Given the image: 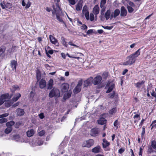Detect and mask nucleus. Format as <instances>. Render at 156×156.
Listing matches in <instances>:
<instances>
[{
	"label": "nucleus",
	"mask_w": 156,
	"mask_h": 156,
	"mask_svg": "<svg viewBox=\"0 0 156 156\" xmlns=\"http://www.w3.org/2000/svg\"><path fill=\"white\" fill-rule=\"evenodd\" d=\"M5 7L6 8L10 9L12 7V4L9 2H7L5 4Z\"/></svg>",
	"instance_id": "obj_39"
},
{
	"label": "nucleus",
	"mask_w": 156,
	"mask_h": 156,
	"mask_svg": "<svg viewBox=\"0 0 156 156\" xmlns=\"http://www.w3.org/2000/svg\"><path fill=\"white\" fill-rule=\"evenodd\" d=\"M49 38L51 42L54 44L56 46L59 45V43L57 40L53 36L50 35Z\"/></svg>",
	"instance_id": "obj_13"
},
{
	"label": "nucleus",
	"mask_w": 156,
	"mask_h": 156,
	"mask_svg": "<svg viewBox=\"0 0 156 156\" xmlns=\"http://www.w3.org/2000/svg\"><path fill=\"white\" fill-rule=\"evenodd\" d=\"M90 21H92L94 20V16L93 14L90 13Z\"/></svg>",
	"instance_id": "obj_48"
},
{
	"label": "nucleus",
	"mask_w": 156,
	"mask_h": 156,
	"mask_svg": "<svg viewBox=\"0 0 156 156\" xmlns=\"http://www.w3.org/2000/svg\"><path fill=\"white\" fill-rule=\"evenodd\" d=\"M17 115H18L21 116L23 115L24 114V112L23 109L18 108L17 109Z\"/></svg>",
	"instance_id": "obj_25"
},
{
	"label": "nucleus",
	"mask_w": 156,
	"mask_h": 156,
	"mask_svg": "<svg viewBox=\"0 0 156 156\" xmlns=\"http://www.w3.org/2000/svg\"><path fill=\"white\" fill-rule=\"evenodd\" d=\"M31 4V3L30 2V1H28V2H27V4L26 5L25 8L26 9H27L29 8L30 7Z\"/></svg>",
	"instance_id": "obj_47"
},
{
	"label": "nucleus",
	"mask_w": 156,
	"mask_h": 156,
	"mask_svg": "<svg viewBox=\"0 0 156 156\" xmlns=\"http://www.w3.org/2000/svg\"><path fill=\"white\" fill-rule=\"evenodd\" d=\"M93 78L92 77H90L84 81V86L87 87L90 86L93 82Z\"/></svg>",
	"instance_id": "obj_10"
},
{
	"label": "nucleus",
	"mask_w": 156,
	"mask_h": 156,
	"mask_svg": "<svg viewBox=\"0 0 156 156\" xmlns=\"http://www.w3.org/2000/svg\"><path fill=\"white\" fill-rule=\"evenodd\" d=\"M46 51V53L48 57H49V58H51V56L49 54H52L53 53V51L52 49L48 51H47V49H45Z\"/></svg>",
	"instance_id": "obj_32"
},
{
	"label": "nucleus",
	"mask_w": 156,
	"mask_h": 156,
	"mask_svg": "<svg viewBox=\"0 0 156 156\" xmlns=\"http://www.w3.org/2000/svg\"><path fill=\"white\" fill-rule=\"evenodd\" d=\"M41 74L40 71L37 70L36 72L37 79V81H39L41 78Z\"/></svg>",
	"instance_id": "obj_31"
},
{
	"label": "nucleus",
	"mask_w": 156,
	"mask_h": 156,
	"mask_svg": "<svg viewBox=\"0 0 156 156\" xmlns=\"http://www.w3.org/2000/svg\"><path fill=\"white\" fill-rule=\"evenodd\" d=\"M12 128L10 127H7L5 130V133L8 134L10 133L12 130Z\"/></svg>",
	"instance_id": "obj_37"
},
{
	"label": "nucleus",
	"mask_w": 156,
	"mask_h": 156,
	"mask_svg": "<svg viewBox=\"0 0 156 156\" xmlns=\"http://www.w3.org/2000/svg\"><path fill=\"white\" fill-rule=\"evenodd\" d=\"M39 116L40 118H41V119H43L44 117L43 113H41L39 115Z\"/></svg>",
	"instance_id": "obj_60"
},
{
	"label": "nucleus",
	"mask_w": 156,
	"mask_h": 156,
	"mask_svg": "<svg viewBox=\"0 0 156 156\" xmlns=\"http://www.w3.org/2000/svg\"><path fill=\"white\" fill-rule=\"evenodd\" d=\"M117 111V108H114L110 110L109 112V113L111 115H113Z\"/></svg>",
	"instance_id": "obj_34"
},
{
	"label": "nucleus",
	"mask_w": 156,
	"mask_h": 156,
	"mask_svg": "<svg viewBox=\"0 0 156 156\" xmlns=\"http://www.w3.org/2000/svg\"><path fill=\"white\" fill-rule=\"evenodd\" d=\"M127 14V11L125 7L123 6H122L121 8V16H125Z\"/></svg>",
	"instance_id": "obj_18"
},
{
	"label": "nucleus",
	"mask_w": 156,
	"mask_h": 156,
	"mask_svg": "<svg viewBox=\"0 0 156 156\" xmlns=\"http://www.w3.org/2000/svg\"><path fill=\"white\" fill-rule=\"evenodd\" d=\"M143 130L141 134L142 135H144L145 133V128L144 127V126H143L142 128Z\"/></svg>",
	"instance_id": "obj_63"
},
{
	"label": "nucleus",
	"mask_w": 156,
	"mask_h": 156,
	"mask_svg": "<svg viewBox=\"0 0 156 156\" xmlns=\"http://www.w3.org/2000/svg\"><path fill=\"white\" fill-rule=\"evenodd\" d=\"M111 14V11L110 10H107L105 14V16L106 19V20H108L109 17Z\"/></svg>",
	"instance_id": "obj_28"
},
{
	"label": "nucleus",
	"mask_w": 156,
	"mask_h": 156,
	"mask_svg": "<svg viewBox=\"0 0 156 156\" xmlns=\"http://www.w3.org/2000/svg\"><path fill=\"white\" fill-rule=\"evenodd\" d=\"M151 95L155 98H156V93H155L154 91L152 92L151 93Z\"/></svg>",
	"instance_id": "obj_64"
},
{
	"label": "nucleus",
	"mask_w": 156,
	"mask_h": 156,
	"mask_svg": "<svg viewBox=\"0 0 156 156\" xmlns=\"http://www.w3.org/2000/svg\"><path fill=\"white\" fill-rule=\"evenodd\" d=\"M56 16L57 19L60 22L62 23L65 24H66L65 22L63 20L62 17L60 16V15L58 13H56Z\"/></svg>",
	"instance_id": "obj_30"
},
{
	"label": "nucleus",
	"mask_w": 156,
	"mask_h": 156,
	"mask_svg": "<svg viewBox=\"0 0 156 156\" xmlns=\"http://www.w3.org/2000/svg\"><path fill=\"white\" fill-rule=\"evenodd\" d=\"M82 14L85 15L86 20H89V12L87 6L85 5L83 7L82 10Z\"/></svg>",
	"instance_id": "obj_5"
},
{
	"label": "nucleus",
	"mask_w": 156,
	"mask_h": 156,
	"mask_svg": "<svg viewBox=\"0 0 156 156\" xmlns=\"http://www.w3.org/2000/svg\"><path fill=\"white\" fill-rule=\"evenodd\" d=\"M101 148L99 146L95 147L92 149V151L95 153H98L101 152Z\"/></svg>",
	"instance_id": "obj_20"
},
{
	"label": "nucleus",
	"mask_w": 156,
	"mask_h": 156,
	"mask_svg": "<svg viewBox=\"0 0 156 156\" xmlns=\"http://www.w3.org/2000/svg\"><path fill=\"white\" fill-rule=\"evenodd\" d=\"M100 130L98 128H94L92 129L90 131V135L93 137H96L99 135Z\"/></svg>",
	"instance_id": "obj_4"
},
{
	"label": "nucleus",
	"mask_w": 156,
	"mask_h": 156,
	"mask_svg": "<svg viewBox=\"0 0 156 156\" xmlns=\"http://www.w3.org/2000/svg\"><path fill=\"white\" fill-rule=\"evenodd\" d=\"M7 119L5 118H2L0 119V123H3L4 122H7Z\"/></svg>",
	"instance_id": "obj_43"
},
{
	"label": "nucleus",
	"mask_w": 156,
	"mask_h": 156,
	"mask_svg": "<svg viewBox=\"0 0 156 156\" xmlns=\"http://www.w3.org/2000/svg\"><path fill=\"white\" fill-rule=\"evenodd\" d=\"M14 138L17 141L20 142H23V140H21V138L19 135L16 136H14Z\"/></svg>",
	"instance_id": "obj_36"
},
{
	"label": "nucleus",
	"mask_w": 156,
	"mask_h": 156,
	"mask_svg": "<svg viewBox=\"0 0 156 156\" xmlns=\"http://www.w3.org/2000/svg\"><path fill=\"white\" fill-rule=\"evenodd\" d=\"M72 92L71 91L69 90L66 94L64 95L63 98L64 99H66L69 98L71 96Z\"/></svg>",
	"instance_id": "obj_27"
},
{
	"label": "nucleus",
	"mask_w": 156,
	"mask_h": 156,
	"mask_svg": "<svg viewBox=\"0 0 156 156\" xmlns=\"http://www.w3.org/2000/svg\"><path fill=\"white\" fill-rule=\"evenodd\" d=\"M110 144L109 142L105 139H104L103 140V143L102 145L103 148H106L109 146Z\"/></svg>",
	"instance_id": "obj_21"
},
{
	"label": "nucleus",
	"mask_w": 156,
	"mask_h": 156,
	"mask_svg": "<svg viewBox=\"0 0 156 156\" xmlns=\"http://www.w3.org/2000/svg\"><path fill=\"white\" fill-rule=\"evenodd\" d=\"M106 87H108V89L106 92L107 93L111 91L114 87V84L113 82H108L106 85Z\"/></svg>",
	"instance_id": "obj_12"
},
{
	"label": "nucleus",
	"mask_w": 156,
	"mask_h": 156,
	"mask_svg": "<svg viewBox=\"0 0 156 156\" xmlns=\"http://www.w3.org/2000/svg\"><path fill=\"white\" fill-rule=\"evenodd\" d=\"M64 37H61V41L63 45L66 47H67L68 44H67L66 42V41Z\"/></svg>",
	"instance_id": "obj_33"
},
{
	"label": "nucleus",
	"mask_w": 156,
	"mask_h": 156,
	"mask_svg": "<svg viewBox=\"0 0 156 156\" xmlns=\"http://www.w3.org/2000/svg\"><path fill=\"white\" fill-rule=\"evenodd\" d=\"M45 133V131L42 130L38 133V135L40 136H43Z\"/></svg>",
	"instance_id": "obj_41"
},
{
	"label": "nucleus",
	"mask_w": 156,
	"mask_h": 156,
	"mask_svg": "<svg viewBox=\"0 0 156 156\" xmlns=\"http://www.w3.org/2000/svg\"><path fill=\"white\" fill-rule=\"evenodd\" d=\"M94 143V141L93 139H90L86 142H83L82 144L83 147H90L93 145Z\"/></svg>",
	"instance_id": "obj_6"
},
{
	"label": "nucleus",
	"mask_w": 156,
	"mask_h": 156,
	"mask_svg": "<svg viewBox=\"0 0 156 156\" xmlns=\"http://www.w3.org/2000/svg\"><path fill=\"white\" fill-rule=\"evenodd\" d=\"M34 133V131L33 129L28 130L27 132V136L30 137L32 136Z\"/></svg>",
	"instance_id": "obj_24"
},
{
	"label": "nucleus",
	"mask_w": 156,
	"mask_h": 156,
	"mask_svg": "<svg viewBox=\"0 0 156 156\" xmlns=\"http://www.w3.org/2000/svg\"><path fill=\"white\" fill-rule=\"evenodd\" d=\"M53 9L54 10V11H53L52 12V15H53V16L54 15H55V14H56V13H58L57 12H56V9L54 7V6H53Z\"/></svg>",
	"instance_id": "obj_59"
},
{
	"label": "nucleus",
	"mask_w": 156,
	"mask_h": 156,
	"mask_svg": "<svg viewBox=\"0 0 156 156\" xmlns=\"http://www.w3.org/2000/svg\"><path fill=\"white\" fill-rule=\"evenodd\" d=\"M48 96L50 98H52L53 97H59L60 96L59 90L57 88H53L50 92Z\"/></svg>",
	"instance_id": "obj_2"
},
{
	"label": "nucleus",
	"mask_w": 156,
	"mask_h": 156,
	"mask_svg": "<svg viewBox=\"0 0 156 156\" xmlns=\"http://www.w3.org/2000/svg\"><path fill=\"white\" fill-rule=\"evenodd\" d=\"M81 28L83 30H87V27L85 24H83L81 26Z\"/></svg>",
	"instance_id": "obj_49"
},
{
	"label": "nucleus",
	"mask_w": 156,
	"mask_h": 156,
	"mask_svg": "<svg viewBox=\"0 0 156 156\" xmlns=\"http://www.w3.org/2000/svg\"><path fill=\"white\" fill-rule=\"evenodd\" d=\"M140 49H138L133 54L130 55L127 58V61L123 63L124 65H130L134 63L136 60V58L140 54Z\"/></svg>",
	"instance_id": "obj_1"
},
{
	"label": "nucleus",
	"mask_w": 156,
	"mask_h": 156,
	"mask_svg": "<svg viewBox=\"0 0 156 156\" xmlns=\"http://www.w3.org/2000/svg\"><path fill=\"white\" fill-rule=\"evenodd\" d=\"M68 44L71 46H75L76 48H77L78 47V46L76 45H75V44H73L72 41H70L69 42Z\"/></svg>",
	"instance_id": "obj_55"
},
{
	"label": "nucleus",
	"mask_w": 156,
	"mask_h": 156,
	"mask_svg": "<svg viewBox=\"0 0 156 156\" xmlns=\"http://www.w3.org/2000/svg\"><path fill=\"white\" fill-rule=\"evenodd\" d=\"M94 13L95 15H97L99 13V8L98 5H96L93 9Z\"/></svg>",
	"instance_id": "obj_26"
},
{
	"label": "nucleus",
	"mask_w": 156,
	"mask_h": 156,
	"mask_svg": "<svg viewBox=\"0 0 156 156\" xmlns=\"http://www.w3.org/2000/svg\"><path fill=\"white\" fill-rule=\"evenodd\" d=\"M153 149L156 150V141L155 140L151 141V146H148L147 152L150 153L153 152L154 151Z\"/></svg>",
	"instance_id": "obj_3"
},
{
	"label": "nucleus",
	"mask_w": 156,
	"mask_h": 156,
	"mask_svg": "<svg viewBox=\"0 0 156 156\" xmlns=\"http://www.w3.org/2000/svg\"><path fill=\"white\" fill-rule=\"evenodd\" d=\"M124 151V149L122 148H120L119 150V152L121 154Z\"/></svg>",
	"instance_id": "obj_61"
},
{
	"label": "nucleus",
	"mask_w": 156,
	"mask_h": 156,
	"mask_svg": "<svg viewBox=\"0 0 156 156\" xmlns=\"http://www.w3.org/2000/svg\"><path fill=\"white\" fill-rule=\"evenodd\" d=\"M102 78L100 76H98L93 79V83L94 85L99 84L101 83Z\"/></svg>",
	"instance_id": "obj_8"
},
{
	"label": "nucleus",
	"mask_w": 156,
	"mask_h": 156,
	"mask_svg": "<svg viewBox=\"0 0 156 156\" xmlns=\"http://www.w3.org/2000/svg\"><path fill=\"white\" fill-rule=\"evenodd\" d=\"M93 32V30L92 29H90L88 30L87 32V34L89 35L90 34H91Z\"/></svg>",
	"instance_id": "obj_57"
},
{
	"label": "nucleus",
	"mask_w": 156,
	"mask_h": 156,
	"mask_svg": "<svg viewBox=\"0 0 156 156\" xmlns=\"http://www.w3.org/2000/svg\"><path fill=\"white\" fill-rule=\"evenodd\" d=\"M129 5L130 6L133 7H135L136 6L135 4L132 2H129Z\"/></svg>",
	"instance_id": "obj_50"
},
{
	"label": "nucleus",
	"mask_w": 156,
	"mask_h": 156,
	"mask_svg": "<svg viewBox=\"0 0 156 156\" xmlns=\"http://www.w3.org/2000/svg\"><path fill=\"white\" fill-rule=\"evenodd\" d=\"M20 104V102H18L16 103L15 104H13L12 105V107L13 108H15L16 107V106H18Z\"/></svg>",
	"instance_id": "obj_56"
},
{
	"label": "nucleus",
	"mask_w": 156,
	"mask_h": 156,
	"mask_svg": "<svg viewBox=\"0 0 156 156\" xmlns=\"http://www.w3.org/2000/svg\"><path fill=\"white\" fill-rule=\"evenodd\" d=\"M145 81L142 80L141 81H139L137 83H135V85L137 88H139L142 87H144Z\"/></svg>",
	"instance_id": "obj_16"
},
{
	"label": "nucleus",
	"mask_w": 156,
	"mask_h": 156,
	"mask_svg": "<svg viewBox=\"0 0 156 156\" xmlns=\"http://www.w3.org/2000/svg\"><path fill=\"white\" fill-rule=\"evenodd\" d=\"M118 120H116L114 122V126L116 127L117 128H118L117 125H118Z\"/></svg>",
	"instance_id": "obj_58"
},
{
	"label": "nucleus",
	"mask_w": 156,
	"mask_h": 156,
	"mask_svg": "<svg viewBox=\"0 0 156 156\" xmlns=\"http://www.w3.org/2000/svg\"><path fill=\"white\" fill-rule=\"evenodd\" d=\"M115 94V93L114 92L109 94L108 95L109 98H113L114 97Z\"/></svg>",
	"instance_id": "obj_46"
},
{
	"label": "nucleus",
	"mask_w": 156,
	"mask_h": 156,
	"mask_svg": "<svg viewBox=\"0 0 156 156\" xmlns=\"http://www.w3.org/2000/svg\"><path fill=\"white\" fill-rule=\"evenodd\" d=\"M53 80L52 79H50L48 83L47 88L48 89H51L53 88Z\"/></svg>",
	"instance_id": "obj_19"
},
{
	"label": "nucleus",
	"mask_w": 156,
	"mask_h": 156,
	"mask_svg": "<svg viewBox=\"0 0 156 156\" xmlns=\"http://www.w3.org/2000/svg\"><path fill=\"white\" fill-rule=\"evenodd\" d=\"M83 0H80L77 5H76V9L77 11H80L81 10L83 6Z\"/></svg>",
	"instance_id": "obj_15"
},
{
	"label": "nucleus",
	"mask_w": 156,
	"mask_h": 156,
	"mask_svg": "<svg viewBox=\"0 0 156 156\" xmlns=\"http://www.w3.org/2000/svg\"><path fill=\"white\" fill-rule=\"evenodd\" d=\"M82 81H80L78 82L77 86L74 88L73 90L74 93L77 94L80 92L81 90V86L82 85Z\"/></svg>",
	"instance_id": "obj_9"
},
{
	"label": "nucleus",
	"mask_w": 156,
	"mask_h": 156,
	"mask_svg": "<svg viewBox=\"0 0 156 156\" xmlns=\"http://www.w3.org/2000/svg\"><path fill=\"white\" fill-rule=\"evenodd\" d=\"M12 104L9 103V101L6 102L5 103V106L7 107H10L12 105Z\"/></svg>",
	"instance_id": "obj_51"
},
{
	"label": "nucleus",
	"mask_w": 156,
	"mask_h": 156,
	"mask_svg": "<svg viewBox=\"0 0 156 156\" xmlns=\"http://www.w3.org/2000/svg\"><path fill=\"white\" fill-rule=\"evenodd\" d=\"M142 149L141 147H140V151L139 152V155H140L141 156H142Z\"/></svg>",
	"instance_id": "obj_62"
},
{
	"label": "nucleus",
	"mask_w": 156,
	"mask_h": 156,
	"mask_svg": "<svg viewBox=\"0 0 156 156\" xmlns=\"http://www.w3.org/2000/svg\"><path fill=\"white\" fill-rule=\"evenodd\" d=\"M12 87L13 89V90L12 91L13 92V90L15 91L16 90H20L19 87L17 85H13V86H12Z\"/></svg>",
	"instance_id": "obj_40"
},
{
	"label": "nucleus",
	"mask_w": 156,
	"mask_h": 156,
	"mask_svg": "<svg viewBox=\"0 0 156 156\" xmlns=\"http://www.w3.org/2000/svg\"><path fill=\"white\" fill-rule=\"evenodd\" d=\"M46 84V82L45 80L43 79H42L39 83V87L43 89L45 87Z\"/></svg>",
	"instance_id": "obj_17"
},
{
	"label": "nucleus",
	"mask_w": 156,
	"mask_h": 156,
	"mask_svg": "<svg viewBox=\"0 0 156 156\" xmlns=\"http://www.w3.org/2000/svg\"><path fill=\"white\" fill-rule=\"evenodd\" d=\"M11 98V97L9 96L8 94H2L0 97V101H2L3 103L4 102L8 100Z\"/></svg>",
	"instance_id": "obj_7"
},
{
	"label": "nucleus",
	"mask_w": 156,
	"mask_h": 156,
	"mask_svg": "<svg viewBox=\"0 0 156 156\" xmlns=\"http://www.w3.org/2000/svg\"><path fill=\"white\" fill-rule=\"evenodd\" d=\"M106 3V0H101L100 3V7H102Z\"/></svg>",
	"instance_id": "obj_44"
},
{
	"label": "nucleus",
	"mask_w": 156,
	"mask_h": 156,
	"mask_svg": "<svg viewBox=\"0 0 156 156\" xmlns=\"http://www.w3.org/2000/svg\"><path fill=\"white\" fill-rule=\"evenodd\" d=\"M106 121L105 119L103 117L100 118L98 121V123L100 125L104 124L106 123Z\"/></svg>",
	"instance_id": "obj_23"
},
{
	"label": "nucleus",
	"mask_w": 156,
	"mask_h": 156,
	"mask_svg": "<svg viewBox=\"0 0 156 156\" xmlns=\"http://www.w3.org/2000/svg\"><path fill=\"white\" fill-rule=\"evenodd\" d=\"M69 2L72 5H74L76 3L75 0H68Z\"/></svg>",
	"instance_id": "obj_52"
},
{
	"label": "nucleus",
	"mask_w": 156,
	"mask_h": 156,
	"mask_svg": "<svg viewBox=\"0 0 156 156\" xmlns=\"http://www.w3.org/2000/svg\"><path fill=\"white\" fill-rule=\"evenodd\" d=\"M9 115V114L8 113H5L2 115H0V118H3L4 117H6Z\"/></svg>",
	"instance_id": "obj_54"
},
{
	"label": "nucleus",
	"mask_w": 156,
	"mask_h": 156,
	"mask_svg": "<svg viewBox=\"0 0 156 156\" xmlns=\"http://www.w3.org/2000/svg\"><path fill=\"white\" fill-rule=\"evenodd\" d=\"M102 27L105 29H106L107 30H112V28H113V27L112 26H110V27L108 26L104 27V26H102Z\"/></svg>",
	"instance_id": "obj_45"
},
{
	"label": "nucleus",
	"mask_w": 156,
	"mask_h": 156,
	"mask_svg": "<svg viewBox=\"0 0 156 156\" xmlns=\"http://www.w3.org/2000/svg\"><path fill=\"white\" fill-rule=\"evenodd\" d=\"M43 141L41 139H39L37 141V144L39 145H41L43 144Z\"/></svg>",
	"instance_id": "obj_42"
},
{
	"label": "nucleus",
	"mask_w": 156,
	"mask_h": 156,
	"mask_svg": "<svg viewBox=\"0 0 156 156\" xmlns=\"http://www.w3.org/2000/svg\"><path fill=\"white\" fill-rule=\"evenodd\" d=\"M17 65V61L15 60H13L11 62V66L13 70H16V66Z\"/></svg>",
	"instance_id": "obj_22"
},
{
	"label": "nucleus",
	"mask_w": 156,
	"mask_h": 156,
	"mask_svg": "<svg viewBox=\"0 0 156 156\" xmlns=\"http://www.w3.org/2000/svg\"><path fill=\"white\" fill-rule=\"evenodd\" d=\"M128 11L129 13H131L134 11L133 9L130 6L128 5L127 7Z\"/></svg>",
	"instance_id": "obj_38"
},
{
	"label": "nucleus",
	"mask_w": 156,
	"mask_h": 156,
	"mask_svg": "<svg viewBox=\"0 0 156 156\" xmlns=\"http://www.w3.org/2000/svg\"><path fill=\"white\" fill-rule=\"evenodd\" d=\"M69 85L67 83H62L61 86V90L62 92H65L67 91L69 88Z\"/></svg>",
	"instance_id": "obj_11"
},
{
	"label": "nucleus",
	"mask_w": 156,
	"mask_h": 156,
	"mask_svg": "<svg viewBox=\"0 0 156 156\" xmlns=\"http://www.w3.org/2000/svg\"><path fill=\"white\" fill-rule=\"evenodd\" d=\"M14 124V122L13 121H11L9 122H7L6 123V125L7 127H10L12 128V126Z\"/></svg>",
	"instance_id": "obj_35"
},
{
	"label": "nucleus",
	"mask_w": 156,
	"mask_h": 156,
	"mask_svg": "<svg viewBox=\"0 0 156 156\" xmlns=\"http://www.w3.org/2000/svg\"><path fill=\"white\" fill-rule=\"evenodd\" d=\"M0 5L2 9H4L5 8V4L4 1L2 3H1Z\"/></svg>",
	"instance_id": "obj_53"
},
{
	"label": "nucleus",
	"mask_w": 156,
	"mask_h": 156,
	"mask_svg": "<svg viewBox=\"0 0 156 156\" xmlns=\"http://www.w3.org/2000/svg\"><path fill=\"white\" fill-rule=\"evenodd\" d=\"M120 14V10L119 9H115L114 13L112 12L111 15V19L113 18H115L119 16Z\"/></svg>",
	"instance_id": "obj_14"
},
{
	"label": "nucleus",
	"mask_w": 156,
	"mask_h": 156,
	"mask_svg": "<svg viewBox=\"0 0 156 156\" xmlns=\"http://www.w3.org/2000/svg\"><path fill=\"white\" fill-rule=\"evenodd\" d=\"M21 95L20 93L16 94L14 96L13 98H12V100L14 101H16L20 97H21Z\"/></svg>",
	"instance_id": "obj_29"
}]
</instances>
